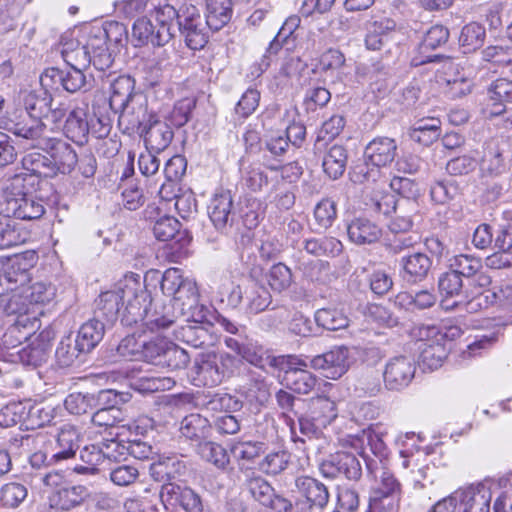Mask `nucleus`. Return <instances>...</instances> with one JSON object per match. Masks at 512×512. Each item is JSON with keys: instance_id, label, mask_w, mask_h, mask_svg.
<instances>
[{"instance_id": "nucleus-1", "label": "nucleus", "mask_w": 512, "mask_h": 512, "mask_svg": "<svg viewBox=\"0 0 512 512\" xmlns=\"http://www.w3.org/2000/svg\"><path fill=\"white\" fill-rule=\"evenodd\" d=\"M147 298V290L139 275L126 276L111 290L102 292L95 301L94 315L100 322L113 325L119 318L121 308L126 303L121 322L125 325L130 303H136Z\"/></svg>"}, {"instance_id": "nucleus-2", "label": "nucleus", "mask_w": 512, "mask_h": 512, "mask_svg": "<svg viewBox=\"0 0 512 512\" xmlns=\"http://www.w3.org/2000/svg\"><path fill=\"white\" fill-rule=\"evenodd\" d=\"M0 213L6 217L32 221L44 215L45 207L41 198L25 190L24 178L16 176L4 190Z\"/></svg>"}, {"instance_id": "nucleus-3", "label": "nucleus", "mask_w": 512, "mask_h": 512, "mask_svg": "<svg viewBox=\"0 0 512 512\" xmlns=\"http://www.w3.org/2000/svg\"><path fill=\"white\" fill-rule=\"evenodd\" d=\"M64 115L63 108H56L50 115H45L43 118L27 117L14 124L12 132L30 147L41 150L47 147L55 134H60L59 126L55 122L62 119Z\"/></svg>"}, {"instance_id": "nucleus-4", "label": "nucleus", "mask_w": 512, "mask_h": 512, "mask_svg": "<svg viewBox=\"0 0 512 512\" xmlns=\"http://www.w3.org/2000/svg\"><path fill=\"white\" fill-rule=\"evenodd\" d=\"M150 305L151 299L148 292L145 300H136V303H130L125 326L136 325L140 329L147 328L151 332H157L169 328L179 317L171 306L155 305L151 310Z\"/></svg>"}, {"instance_id": "nucleus-5", "label": "nucleus", "mask_w": 512, "mask_h": 512, "mask_svg": "<svg viewBox=\"0 0 512 512\" xmlns=\"http://www.w3.org/2000/svg\"><path fill=\"white\" fill-rule=\"evenodd\" d=\"M271 302L272 296L269 290L255 279H249L243 284L234 286L227 296L230 307H241L247 315H256L265 311Z\"/></svg>"}, {"instance_id": "nucleus-6", "label": "nucleus", "mask_w": 512, "mask_h": 512, "mask_svg": "<svg viewBox=\"0 0 512 512\" xmlns=\"http://www.w3.org/2000/svg\"><path fill=\"white\" fill-rule=\"evenodd\" d=\"M508 482V477H502L497 482L485 479L460 488L453 495L456 502H459L461 512H490L493 489L505 487Z\"/></svg>"}, {"instance_id": "nucleus-7", "label": "nucleus", "mask_w": 512, "mask_h": 512, "mask_svg": "<svg viewBox=\"0 0 512 512\" xmlns=\"http://www.w3.org/2000/svg\"><path fill=\"white\" fill-rule=\"evenodd\" d=\"M179 30L191 50H201L208 42L209 28L207 18L204 20L194 5L183 6L178 15Z\"/></svg>"}, {"instance_id": "nucleus-8", "label": "nucleus", "mask_w": 512, "mask_h": 512, "mask_svg": "<svg viewBox=\"0 0 512 512\" xmlns=\"http://www.w3.org/2000/svg\"><path fill=\"white\" fill-rule=\"evenodd\" d=\"M398 146L396 140L387 136L373 138L365 147L364 160L366 166L376 168L363 173L367 181H376L380 176V168L389 166L397 156Z\"/></svg>"}, {"instance_id": "nucleus-9", "label": "nucleus", "mask_w": 512, "mask_h": 512, "mask_svg": "<svg viewBox=\"0 0 512 512\" xmlns=\"http://www.w3.org/2000/svg\"><path fill=\"white\" fill-rule=\"evenodd\" d=\"M295 364L321 370L324 377L336 380L342 377L350 367L349 349L345 346H335L323 354L314 356L309 363L298 360Z\"/></svg>"}, {"instance_id": "nucleus-10", "label": "nucleus", "mask_w": 512, "mask_h": 512, "mask_svg": "<svg viewBox=\"0 0 512 512\" xmlns=\"http://www.w3.org/2000/svg\"><path fill=\"white\" fill-rule=\"evenodd\" d=\"M115 114H118L119 127L128 134L139 133L157 116L148 110V101L144 94H136L131 102L125 104Z\"/></svg>"}, {"instance_id": "nucleus-11", "label": "nucleus", "mask_w": 512, "mask_h": 512, "mask_svg": "<svg viewBox=\"0 0 512 512\" xmlns=\"http://www.w3.org/2000/svg\"><path fill=\"white\" fill-rule=\"evenodd\" d=\"M320 473L329 479L344 477L347 480L357 481L362 475V466L355 454L339 451L331 454L328 459L319 465Z\"/></svg>"}, {"instance_id": "nucleus-12", "label": "nucleus", "mask_w": 512, "mask_h": 512, "mask_svg": "<svg viewBox=\"0 0 512 512\" xmlns=\"http://www.w3.org/2000/svg\"><path fill=\"white\" fill-rule=\"evenodd\" d=\"M247 489L251 497L269 512H290L292 504L286 498L278 495L271 484L261 476H255L247 481Z\"/></svg>"}, {"instance_id": "nucleus-13", "label": "nucleus", "mask_w": 512, "mask_h": 512, "mask_svg": "<svg viewBox=\"0 0 512 512\" xmlns=\"http://www.w3.org/2000/svg\"><path fill=\"white\" fill-rule=\"evenodd\" d=\"M415 362L407 356H397L388 361L384 370V382L389 390L407 387L414 378Z\"/></svg>"}, {"instance_id": "nucleus-14", "label": "nucleus", "mask_w": 512, "mask_h": 512, "mask_svg": "<svg viewBox=\"0 0 512 512\" xmlns=\"http://www.w3.org/2000/svg\"><path fill=\"white\" fill-rule=\"evenodd\" d=\"M208 214L214 227L221 233H228L234 222L233 198L229 190L214 194L208 207Z\"/></svg>"}, {"instance_id": "nucleus-15", "label": "nucleus", "mask_w": 512, "mask_h": 512, "mask_svg": "<svg viewBox=\"0 0 512 512\" xmlns=\"http://www.w3.org/2000/svg\"><path fill=\"white\" fill-rule=\"evenodd\" d=\"M59 135L55 134L47 147L41 149L49 154L54 175L70 173L78 162L76 152L68 143L60 139Z\"/></svg>"}, {"instance_id": "nucleus-16", "label": "nucleus", "mask_w": 512, "mask_h": 512, "mask_svg": "<svg viewBox=\"0 0 512 512\" xmlns=\"http://www.w3.org/2000/svg\"><path fill=\"white\" fill-rule=\"evenodd\" d=\"M163 502L179 504L186 512H203V503L199 494L189 487L176 483L163 484L160 491Z\"/></svg>"}, {"instance_id": "nucleus-17", "label": "nucleus", "mask_w": 512, "mask_h": 512, "mask_svg": "<svg viewBox=\"0 0 512 512\" xmlns=\"http://www.w3.org/2000/svg\"><path fill=\"white\" fill-rule=\"evenodd\" d=\"M172 32L162 26L157 28L151 22L149 16L139 17L132 27V42L134 46H143L152 43L154 46H164L172 39Z\"/></svg>"}, {"instance_id": "nucleus-18", "label": "nucleus", "mask_w": 512, "mask_h": 512, "mask_svg": "<svg viewBox=\"0 0 512 512\" xmlns=\"http://www.w3.org/2000/svg\"><path fill=\"white\" fill-rule=\"evenodd\" d=\"M85 68H71L64 72L57 68H49L41 75L42 86L53 88L60 84L67 92L75 93L81 90L86 84V77L83 73Z\"/></svg>"}, {"instance_id": "nucleus-19", "label": "nucleus", "mask_w": 512, "mask_h": 512, "mask_svg": "<svg viewBox=\"0 0 512 512\" xmlns=\"http://www.w3.org/2000/svg\"><path fill=\"white\" fill-rule=\"evenodd\" d=\"M144 138L147 149L156 153L164 151L173 139V130L165 121H161L156 116L139 133Z\"/></svg>"}, {"instance_id": "nucleus-20", "label": "nucleus", "mask_w": 512, "mask_h": 512, "mask_svg": "<svg viewBox=\"0 0 512 512\" xmlns=\"http://www.w3.org/2000/svg\"><path fill=\"white\" fill-rule=\"evenodd\" d=\"M399 265L403 279L416 283L427 277L432 267V260L423 252H413L402 256Z\"/></svg>"}, {"instance_id": "nucleus-21", "label": "nucleus", "mask_w": 512, "mask_h": 512, "mask_svg": "<svg viewBox=\"0 0 512 512\" xmlns=\"http://www.w3.org/2000/svg\"><path fill=\"white\" fill-rule=\"evenodd\" d=\"M89 497L88 488L84 485L66 484L64 487L52 491L49 503L52 508L69 511L80 506Z\"/></svg>"}, {"instance_id": "nucleus-22", "label": "nucleus", "mask_w": 512, "mask_h": 512, "mask_svg": "<svg viewBox=\"0 0 512 512\" xmlns=\"http://www.w3.org/2000/svg\"><path fill=\"white\" fill-rule=\"evenodd\" d=\"M59 51L63 60L71 68H88L91 64L90 51L86 49L85 44L68 35L61 37Z\"/></svg>"}, {"instance_id": "nucleus-23", "label": "nucleus", "mask_w": 512, "mask_h": 512, "mask_svg": "<svg viewBox=\"0 0 512 512\" xmlns=\"http://www.w3.org/2000/svg\"><path fill=\"white\" fill-rule=\"evenodd\" d=\"M395 216L389 223V229L393 233H405L409 231L418 215L419 204L415 200H398L394 202Z\"/></svg>"}, {"instance_id": "nucleus-24", "label": "nucleus", "mask_w": 512, "mask_h": 512, "mask_svg": "<svg viewBox=\"0 0 512 512\" xmlns=\"http://www.w3.org/2000/svg\"><path fill=\"white\" fill-rule=\"evenodd\" d=\"M349 240L357 245L377 242L382 236L381 228L366 218H355L347 225Z\"/></svg>"}, {"instance_id": "nucleus-25", "label": "nucleus", "mask_w": 512, "mask_h": 512, "mask_svg": "<svg viewBox=\"0 0 512 512\" xmlns=\"http://www.w3.org/2000/svg\"><path fill=\"white\" fill-rule=\"evenodd\" d=\"M53 338L51 331H42L34 342L22 348L19 358L25 365L39 366L47 360L50 350V341Z\"/></svg>"}, {"instance_id": "nucleus-26", "label": "nucleus", "mask_w": 512, "mask_h": 512, "mask_svg": "<svg viewBox=\"0 0 512 512\" xmlns=\"http://www.w3.org/2000/svg\"><path fill=\"white\" fill-rule=\"evenodd\" d=\"M175 338L193 348H207L214 345L215 337L208 327L187 323L175 330Z\"/></svg>"}, {"instance_id": "nucleus-27", "label": "nucleus", "mask_w": 512, "mask_h": 512, "mask_svg": "<svg viewBox=\"0 0 512 512\" xmlns=\"http://www.w3.org/2000/svg\"><path fill=\"white\" fill-rule=\"evenodd\" d=\"M512 103V81L499 78L492 82L488 88V106L491 107L492 116L501 115L506 110V105Z\"/></svg>"}, {"instance_id": "nucleus-28", "label": "nucleus", "mask_w": 512, "mask_h": 512, "mask_svg": "<svg viewBox=\"0 0 512 512\" xmlns=\"http://www.w3.org/2000/svg\"><path fill=\"white\" fill-rule=\"evenodd\" d=\"M295 485L307 502L326 508L330 498L329 491L318 479L309 476H300L296 479Z\"/></svg>"}, {"instance_id": "nucleus-29", "label": "nucleus", "mask_w": 512, "mask_h": 512, "mask_svg": "<svg viewBox=\"0 0 512 512\" xmlns=\"http://www.w3.org/2000/svg\"><path fill=\"white\" fill-rule=\"evenodd\" d=\"M136 94H142L135 91V81L132 77L123 75L117 77L110 87L109 106L115 113L117 110L131 102Z\"/></svg>"}, {"instance_id": "nucleus-30", "label": "nucleus", "mask_w": 512, "mask_h": 512, "mask_svg": "<svg viewBox=\"0 0 512 512\" xmlns=\"http://www.w3.org/2000/svg\"><path fill=\"white\" fill-rule=\"evenodd\" d=\"M63 132L67 138L77 144H84L87 141L89 125L83 108L76 107L69 112L63 126Z\"/></svg>"}, {"instance_id": "nucleus-31", "label": "nucleus", "mask_w": 512, "mask_h": 512, "mask_svg": "<svg viewBox=\"0 0 512 512\" xmlns=\"http://www.w3.org/2000/svg\"><path fill=\"white\" fill-rule=\"evenodd\" d=\"M80 434L76 427L70 424L63 425L57 434L56 449L53 458L56 461L72 458L79 448Z\"/></svg>"}, {"instance_id": "nucleus-32", "label": "nucleus", "mask_w": 512, "mask_h": 512, "mask_svg": "<svg viewBox=\"0 0 512 512\" xmlns=\"http://www.w3.org/2000/svg\"><path fill=\"white\" fill-rule=\"evenodd\" d=\"M106 324L99 319H91L80 327L77 337L74 340L80 352L88 353L94 349L102 340Z\"/></svg>"}, {"instance_id": "nucleus-33", "label": "nucleus", "mask_w": 512, "mask_h": 512, "mask_svg": "<svg viewBox=\"0 0 512 512\" xmlns=\"http://www.w3.org/2000/svg\"><path fill=\"white\" fill-rule=\"evenodd\" d=\"M199 301V292L196 282L192 279L184 281L179 289L172 295V310L178 316H184L187 312L197 307Z\"/></svg>"}, {"instance_id": "nucleus-34", "label": "nucleus", "mask_w": 512, "mask_h": 512, "mask_svg": "<svg viewBox=\"0 0 512 512\" xmlns=\"http://www.w3.org/2000/svg\"><path fill=\"white\" fill-rule=\"evenodd\" d=\"M241 357L248 363L261 369L278 367L280 363V359L274 356L269 349L253 340L244 342Z\"/></svg>"}, {"instance_id": "nucleus-35", "label": "nucleus", "mask_w": 512, "mask_h": 512, "mask_svg": "<svg viewBox=\"0 0 512 512\" xmlns=\"http://www.w3.org/2000/svg\"><path fill=\"white\" fill-rule=\"evenodd\" d=\"M194 368L198 380L204 386L213 387L221 383L223 373L218 367L217 357L214 353L200 354L199 358L195 360Z\"/></svg>"}, {"instance_id": "nucleus-36", "label": "nucleus", "mask_w": 512, "mask_h": 512, "mask_svg": "<svg viewBox=\"0 0 512 512\" xmlns=\"http://www.w3.org/2000/svg\"><path fill=\"white\" fill-rule=\"evenodd\" d=\"M38 313L32 309L31 313L17 315L15 322L8 328L3 336V343L7 348H15L16 343L11 340V336L16 332L23 331L20 338H30L38 328Z\"/></svg>"}, {"instance_id": "nucleus-37", "label": "nucleus", "mask_w": 512, "mask_h": 512, "mask_svg": "<svg viewBox=\"0 0 512 512\" xmlns=\"http://www.w3.org/2000/svg\"><path fill=\"white\" fill-rule=\"evenodd\" d=\"M233 1L206 0V18L211 30L218 31L230 21Z\"/></svg>"}, {"instance_id": "nucleus-38", "label": "nucleus", "mask_w": 512, "mask_h": 512, "mask_svg": "<svg viewBox=\"0 0 512 512\" xmlns=\"http://www.w3.org/2000/svg\"><path fill=\"white\" fill-rule=\"evenodd\" d=\"M437 301L433 290H419L415 293L400 292L395 298V305L406 310H423L432 307Z\"/></svg>"}, {"instance_id": "nucleus-39", "label": "nucleus", "mask_w": 512, "mask_h": 512, "mask_svg": "<svg viewBox=\"0 0 512 512\" xmlns=\"http://www.w3.org/2000/svg\"><path fill=\"white\" fill-rule=\"evenodd\" d=\"M131 387L141 393H152L156 391L170 390L175 385V380L171 377H160L155 375H137L132 371Z\"/></svg>"}, {"instance_id": "nucleus-40", "label": "nucleus", "mask_w": 512, "mask_h": 512, "mask_svg": "<svg viewBox=\"0 0 512 512\" xmlns=\"http://www.w3.org/2000/svg\"><path fill=\"white\" fill-rule=\"evenodd\" d=\"M346 164L347 151L341 145H332L323 156V170L332 179H338L343 175Z\"/></svg>"}, {"instance_id": "nucleus-41", "label": "nucleus", "mask_w": 512, "mask_h": 512, "mask_svg": "<svg viewBox=\"0 0 512 512\" xmlns=\"http://www.w3.org/2000/svg\"><path fill=\"white\" fill-rule=\"evenodd\" d=\"M506 170L503 151L492 143L487 146L480 162V171L482 177L495 178Z\"/></svg>"}, {"instance_id": "nucleus-42", "label": "nucleus", "mask_w": 512, "mask_h": 512, "mask_svg": "<svg viewBox=\"0 0 512 512\" xmlns=\"http://www.w3.org/2000/svg\"><path fill=\"white\" fill-rule=\"evenodd\" d=\"M180 10L177 11L167 0H149L148 16L155 19L157 28L164 26L172 32L173 21L178 20Z\"/></svg>"}, {"instance_id": "nucleus-43", "label": "nucleus", "mask_w": 512, "mask_h": 512, "mask_svg": "<svg viewBox=\"0 0 512 512\" xmlns=\"http://www.w3.org/2000/svg\"><path fill=\"white\" fill-rule=\"evenodd\" d=\"M345 126V119L341 115H333L326 120L318 131L315 143L314 153H322L327 147L329 141L337 137Z\"/></svg>"}, {"instance_id": "nucleus-44", "label": "nucleus", "mask_w": 512, "mask_h": 512, "mask_svg": "<svg viewBox=\"0 0 512 512\" xmlns=\"http://www.w3.org/2000/svg\"><path fill=\"white\" fill-rule=\"evenodd\" d=\"M447 355L448 350L445 344L439 342V339H436V342L424 343L419 357L420 365L424 370H436L442 366Z\"/></svg>"}, {"instance_id": "nucleus-45", "label": "nucleus", "mask_w": 512, "mask_h": 512, "mask_svg": "<svg viewBox=\"0 0 512 512\" xmlns=\"http://www.w3.org/2000/svg\"><path fill=\"white\" fill-rule=\"evenodd\" d=\"M439 136L440 121L435 118L421 119L410 130L411 139L426 146L436 141Z\"/></svg>"}, {"instance_id": "nucleus-46", "label": "nucleus", "mask_w": 512, "mask_h": 512, "mask_svg": "<svg viewBox=\"0 0 512 512\" xmlns=\"http://www.w3.org/2000/svg\"><path fill=\"white\" fill-rule=\"evenodd\" d=\"M308 413L318 420L319 424L330 425L337 417L336 404L325 396L311 398Z\"/></svg>"}, {"instance_id": "nucleus-47", "label": "nucleus", "mask_w": 512, "mask_h": 512, "mask_svg": "<svg viewBox=\"0 0 512 512\" xmlns=\"http://www.w3.org/2000/svg\"><path fill=\"white\" fill-rule=\"evenodd\" d=\"M185 468L183 462L176 458H165L150 466V474L158 482L173 483L172 480Z\"/></svg>"}, {"instance_id": "nucleus-48", "label": "nucleus", "mask_w": 512, "mask_h": 512, "mask_svg": "<svg viewBox=\"0 0 512 512\" xmlns=\"http://www.w3.org/2000/svg\"><path fill=\"white\" fill-rule=\"evenodd\" d=\"M23 291L34 310L38 305L49 304L56 297V287L44 281L35 282L30 285L26 284L23 287Z\"/></svg>"}, {"instance_id": "nucleus-49", "label": "nucleus", "mask_w": 512, "mask_h": 512, "mask_svg": "<svg viewBox=\"0 0 512 512\" xmlns=\"http://www.w3.org/2000/svg\"><path fill=\"white\" fill-rule=\"evenodd\" d=\"M304 249L314 256L335 257L342 252V243L334 237L310 238L304 241Z\"/></svg>"}, {"instance_id": "nucleus-50", "label": "nucleus", "mask_w": 512, "mask_h": 512, "mask_svg": "<svg viewBox=\"0 0 512 512\" xmlns=\"http://www.w3.org/2000/svg\"><path fill=\"white\" fill-rule=\"evenodd\" d=\"M305 368H291L286 374L289 387L299 394H309L318 381L317 377Z\"/></svg>"}, {"instance_id": "nucleus-51", "label": "nucleus", "mask_w": 512, "mask_h": 512, "mask_svg": "<svg viewBox=\"0 0 512 512\" xmlns=\"http://www.w3.org/2000/svg\"><path fill=\"white\" fill-rule=\"evenodd\" d=\"M118 32L121 36L124 32V28L118 23H109L105 27H95L92 28L89 32L87 42L85 44L86 49L91 52V50H101V48L107 46L108 41L118 42L120 39L115 37L111 38V31Z\"/></svg>"}, {"instance_id": "nucleus-52", "label": "nucleus", "mask_w": 512, "mask_h": 512, "mask_svg": "<svg viewBox=\"0 0 512 512\" xmlns=\"http://www.w3.org/2000/svg\"><path fill=\"white\" fill-rule=\"evenodd\" d=\"M315 321L318 326L330 330L336 331L344 329L349 325V319L347 315L336 308H322L316 311Z\"/></svg>"}, {"instance_id": "nucleus-53", "label": "nucleus", "mask_w": 512, "mask_h": 512, "mask_svg": "<svg viewBox=\"0 0 512 512\" xmlns=\"http://www.w3.org/2000/svg\"><path fill=\"white\" fill-rule=\"evenodd\" d=\"M449 269L461 278H471L482 269V262L472 255L458 254L449 259Z\"/></svg>"}, {"instance_id": "nucleus-54", "label": "nucleus", "mask_w": 512, "mask_h": 512, "mask_svg": "<svg viewBox=\"0 0 512 512\" xmlns=\"http://www.w3.org/2000/svg\"><path fill=\"white\" fill-rule=\"evenodd\" d=\"M4 313L6 315H20L25 313H31L33 309L23 288H12L10 293L3 296Z\"/></svg>"}, {"instance_id": "nucleus-55", "label": "nucleus", "mask_w": 512, "mask_h": 512, "mask_svg": "<svg viewBox=\"0 0 512 512\" xmlns=\"http://www.w3.org/2000/svg\"><path fill=\"white\" fill-rule=\"evenodd\" d=\"M210 429L207 418L200 414L187 415L181 422L180 431L188 439H200L208 434Z\"/></svg>"}, {"instance_id": "nucleus-56", "label": "nucleus", "mask_w": 512, "mask_h": 512, "mask_svg": "<svg viewBox=\"0 0 512 512\" xmlns=\"http://www.w3.org/2000/svg\"><path fill=\"white\" fill-rule=\"evenodd\" d=\"M242 182L249 190L258 192L268 185L269 179L260 163H251L242 169Z\"/></svg>"}, {"instance_id": "nucleus-57", "label": "nucleus", "mask_w": 512, "mask_h": 512, "mask_svg": "<svg viewBox=\"0 0 512 512\" xmlns=\"http://www.w3.org/2000/svg\"><path fill=\"white\" fill-rule=\"evenodd\" d=\"M290 458L291 455L286 450L268 453L259 463V470L266 475H278L288 467Z\"/></svg>"}, {"instance_id": "nucleus-58", "label": "nucleus", "mask_w": 512, "mask_h": 512, "mask_svg": "<svg viewBox=\"0 0 512 512\" xmlns=\"http://www.w3.org/2000/svg\"><path fill=\"white\" fill-rule=\"evenodd\" d=\"M485 35V28L482 25L471 22L462 28L459 42L465 52L475 51L483 45Z\"/></svg>"}, {"instance_id": "nucleus-59", "label": "nucleus", "mask_w": 512, "mask_h": 512, "mask_svg": "<svg viewBox=\"0 0 512 512\" xmlns=\"http://www.w3.org/2000/svg\"><path fill=\"white\" fill-rule=\"evenodd\" d=\"M29 239V233L10 222L0 223V249L22 245Z\"/></svg>"}, {"instance_id": "nucleus-60", "label": "nucleus", "mask_w": 512, "mask_h": 512, "mask_svg": "<svg viewBox=\"0 0 512 512\" xmlns=\"http://www.w3.org/2000/svg\"><path fill=\"white\" fill-rule=\"evenodd\" d=\"M23 105L28 117L43 118L44 113L48 110L50 99L46 92L38 93L36 91L23 92Z\"/></svg>"}, {"instance_id": "nucleus-61", "label": "nucleus", "mask_w": 512, "mask_h": 512, "mask_svg": "<svg viewBox=\"0 0 512 512\" xmlns=\"http://www.w3.org/2000/svg\"><path fill=\"white\" fill-rule=\"evenodd\" d=\"M22 165L25 170L39 177H49L54 175L49 156L43 155L39 152L26 154L22 159Z\"/></svg>"}, {"instance_id": "nucleus-62", "label": "nucleus", "mask_w": 512, "mask_h": 512, "mask_svg": "<svg viewBox=\"0 0 512 512\" xmlns=\"http://www.w3.org/2000/svg\"><path fill=\"white\" fill-rule=\"evenodd\" d=\"M267 281L274 292L281 293L291 286L293 281L292 272L283 263L274 264L267 274Z\"/></svg>"}, {"instance_id": "nucleus-63", "label": "nucleus", "mask_w": 512, "mask_h": 512, "mask_svg": "<svg viewBox=\"0 0 512 512\" xmlns=\"http://www.w3.org/2000/svg\"><path fill=\"white\" fill-rule=\"evenodd\" d=\"M200 457L215 465L217 468L224 469L229 463V457L226 450L214 442H201L198 445Z\"/></svg>"}, {"instance_id": "nucleus-64", "label": "nucleus", "mask_w": 512, "mask_h": 512, "mask_svg": "<svg viewBox=\"0 0 512 512\" xmlns=\"http://www.w3.org/2000/svg\"><path fill=\"white\" fill-rule=\"evenodd\" d=\"M27 488L17 482L4 484L0 489V501L4 507L17 508L27 497Z\"/></svg>"}]
</instances>
